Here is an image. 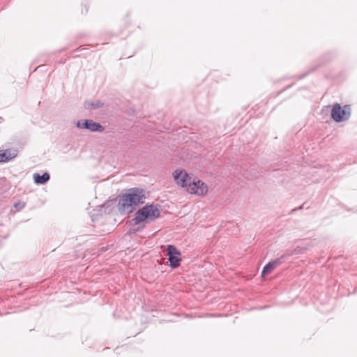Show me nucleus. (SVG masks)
Returning a JSON list of instances; mask_svg holds the SVG:
<instances>
[{"instance_id": "obj_2", "label": "nucleus", "mask_w": 357, "mask_h": 357, "mask_svg": "<svg viewBox=\"0 0 357 357\" xmlns=\"http://www.w3.org/2000/svg\"><path fill=\"white\" fill-rule=\"evenodd\" d=\"M351 115V108L349 105H344L342 108L340 104L333 105L331 110V117L336 122H342L347 120Z\"/></svg>"}, {"instance_id": "obj_9", "label": "nucleus", "mask_w": 357, "mask_h": 357, "mask_svg": "<svg viewBox=\"0 0 357 357\" xmlns=\"http://www.w3.org/2000/svg\"><path fill=\"white\" fill-rule=\"evenodd\" d=\"M286 259L285 255L281 256V257L276 259L272 261L268 262L264 267L262 271V275L268 274L271 273L274 268H275L281 264L282 261Z\"/></svg>"}, {"instance_id": "obj_12", "label": "nucleus", "mask_w": 357, "mask_h": 357, "mask_svg": "<svg viewBox=\"0 0 357 357\" xmlns=\"http://www.w3.org/2000/svg\"><path fill=\"white\" fill-rule=\"evenodd\" d=\"M102 105V103H101L100 101H97L96 103H90V102H86L85 103V107L87 109L90 108H98Z\"/></svg>"}, {"instance_id": "obj_10", "label": "nucleus", "mask_w": 357, "mask_h": 357, "mask_svg": "<svg viewBox=\"0 0 357 357\" xmlns=\"http://www.w3.org/2000/svg\"><path fill=\"white\" fill-rule=\"evenodd\" d=\"M17 155V151L15 149H6L0 151V162H8L15 158Z\"/></svg>"}, {"instance_id": "obj_7", "label": "nucleus", "mask_w": 357, "mask_h": 357, "mask_svg": "<svg viewBox=\"0 0 357 357\" xmlns=\"http://www.w3.org/2000/svg\"><path fill=\"white\" fill-rule=\"evenodd\" d=\"M76 126L78 128L88 129L92 132H102L105 129L101 124L91 119L78 121Z\"/></svg>"}, {"instance_id": "obj_4", "label": "nucleus", "mask_w": 357, "mask_h": 357, "mask_svg": "<svg viewBox=\"0 0 357 357\" xmlns=\"http://www.w3.org/2000/svg\"><path fill=\"white\" fill-rule=\"evenodd\" d=\"M135 201L132 200L129 192L123 195L119 199V210L121 213H130L135 208Z\"/></svg>"}, {"instance_id": "obj_13", "label": "nucleus", "mask_w": 357, "mask_h": 357, "mask_svg": "<svg viewBox=\"0 0 357 357\" xmlns=\"http://www.w3.org/2000/svg\"><path fill=\"white\" fill-rule=\"evenodd\" d=\"M25 205L26 204L23 202H17L14 204L13 206L17 209V211H20L25 206Z\"/></svg>"}, {"instance_id": "obj_11", "label": "nucleus", "mask_w": 357, "mask_h": 357, "mask_svg": "<svg viewBox=\"0 0 357 357\" xmlns=\"http://www.w3.org/2000/svg\"><path fill=\"white\" fill-rule=\"evenodd\" d=\"M33 179L35 183L38 184H44L49 181L50 174L47 172L44 173L43 175L36 173L33 174Z\"/></svg>"}, {"instance_id": "obj_8", "label": "nucleus", "mask_w": 357, "mask_h": 357, "mask_svg": "<svg viewBox=\"0 0 357 357\" xmlns=\"http://www.w3.org/2000/svg\"><path fill=\"white\" fill-rule=\"evenodd\" d=\"M129 196L135 201V206L143 204L146 199L144 191L138 188H132L129 190Z\"/></svg>"}, {"instance_id": "obj_6", "label": "nucleus", "mask_w": 357, "mask_h": 357, "mask_svg": "<svg viewBox=\"0 0 357 357\" xmlns=\"http://www.w3.org/2000/svg\"><path fill=\"white\" fill-rule=\"evenodd\" d=\"M187 191L191 194L204 195L208 192V187L203 181L192 178L187 188Z\"/></svg>"}, {"instance_id": "obj_5", "label": "nucleus", "mask_w": 357, "mask_h": 357, "mask_svg": "<svg viewBox=\"0 0 357 357\" xmlns=\"http://www.w3.org/2000/svg\"><path fill=\"white\" fill-rule=\"evenodd\" d=\"M173 176L176 183L186 190L192 180L190 174L183 169H176L173 173Z\"/></svg>"}, {"instance_id": "obj_1", "label": "nucleus", "mask_w": 357, "mask_h": 357, "mask_svg": "<svg viewBox=\"0 0 357 357\" xmlns=\"http://www.w3.org/2000/svg\"><path fill=\"white\" fill-rule=\"evenodd\" d=\"M160 215V211L157 206L153 204L144 206L135 213V223L139 224L144 221L150 222L158 218Z\"/></svg>"}, {"instance_id": "obj_3", "label": "nucleus", "mask_w": 357, "mask_h": 357, "mask_svg": "<svg viewBox=\"0 0 357 357\" xmlns=\"http://www.w3.org/2000/svg\"><path fill=\"white\" fill-rule=\"evenodd\" d=\"M166 251L169 261V266L173 268H178L181 261V253L175 246L172 245H167Z\"/></svg>"}]
</instances>
